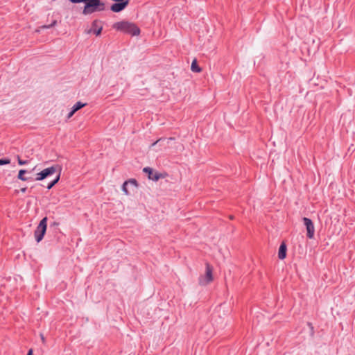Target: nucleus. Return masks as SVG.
Returning a JSON list of instances; mask_svg holds the SVG:
<instances>
[{
  "instance_id": "obj_1",
  "label": "nucleus",
  "mask_w": 355,
  "mask_h": 355,
  "mask_svg": "<svg viewBox=\"0 0 355 355\" xmlns=\"http://www.w3.org/2000/svg\"><path fill=\"white\" fill-rule=\"evenodd\" d=\"M113 28L125 33L132 35H138L140 33L139 28L133 23L128 21H119L113 25Z\"/></svg>"
},
{
  "instance_id": "obj_2",
  "label": "nucleus",
  "mask_w": 355,
  "mask_h": 355,
  "mask_svg": "<svg viewBox=\"0 0 355 355\" xmlns=\"http://www.w3.org/2000/svg\"><path fill=\"white\" fill-rule=\"evenodd\" d=\"M83 14L85 15L92 14L95 12L103 11L105 5L100 0H86Z\"/></svg>"
},
{
  "instance_id": "obj_3",
  "label": "nucleus",
  "mask_w": 355,
  "mask_h": 355,
  "mask_svg": "<svg viewBox=\"0 0 355 355\" xmlns=\"http://www.w3.org/2000/svg\"><path fill=\"white\" fill-rule=\"evenodd\" d=\"M46 227L47 218L44 217L40 220L34 233L35 240L37 243L40 242L42 240L46 231Z\"/></svg>"
},
{
  "instance_id": "obj_4",
  "label": "nucleus",
  "mask_w": 355,
  "mask_h": 355,
  "mask_svg": "<svg viewBox=\"0 0 355 355\" xmlns=\"http://www.w3.org/2000/svg\"><path fill=\"white\" fill-rule=\"evenodd\" d=\"M58 168H60L58 165L52 166L51 167L44 168L41 172L37 173L35 180L37 181H41L44 179L48 178L49 176H51L53 175Z\"/></svg>"
},
{
  "instance_id": "obj_5",
  "label": "nucleus",
  "mask_w": 355,
  "mask_h": 355,
  "mask_svg": "<svg viewBox=\"0 0 355 355\" xmlns=\"http://www.w3.org/2000/svg\"><path fill=\"white\" fill-rule=\"evenodd\" d=\"M213 280L212 268L209 264L206 265V272L204 276L199 278V284L200 285H207Z\"/></svg>"
},
{
  "instance_id": "obj_6",
  "label": "nucleus",
  "mask_w": 355,
  "mask_h": 355,
  "mask_svg": "<svg viewBox=\"0 0 355 355\" xmlns=\"http://www.w3.org/2000/svg\"><path fill=\"white\" fill-rule=\"evenodd\" d=\"M304 224L307 231V237L309 239H313L315 233V227L312 220L309 218H303Z\"/></svg>"
},
{
  "instance_id": "obj_7",
  "label": "nucleus",
  "mask_w": 355,
  "mask_h": 355,
  "mask_svg": "<svg viewBox=\"0 0 355 355\" xmlns=\"http://www.w3.org/2000/svg\"><path fill=\"white\" fill-rule=\"evenodd\" d=\"M119 2L112 5L111 10L113 12H119L123 10L128 4L129 0H117Z\"/></svg>"
},
{
  "instance_id": "obj_8",
  "label": "nucleus",
  "mask_w": 355,
  "mask_h": 355,
  "mask_svg": "<svg viewBox=\"0 0 355 355\" xmlns=\"http://www.w3.org/2000/svg\"><path fill=\"white\" fill-rule=\"evenodd\" d=\"M143 171L148 174V178L150 180L153 181H157L162 177L160 173L157 172L154 173L153 170L150 167L144 168Z\"/></svg>"
},
{
  "instance_id": "obj_9",
  "label": "nucleus",
  "mask_w": 355,
  "mask_h": 355,
  "mask_svg": "<svg viewBox=\"0 0 355 355\" xmlns=\"http://www.w3.org/2000/svg\"><path fill=\"white\" fill-rule=\"evenodd\" d=\"M286 256V245L284 243H282L279 248L278 257L279 259H285Z\"/></svg>"
},
{
  "instance_id": "obj_10",
  "label": "nucleus",
  "mask_w": 355,
  "mask_h": 355,
  "mask_svg": "<svg viewBox=\"0 0 355 355\" xmlns=\"http://www.w3.org/2000/svg\"><path fill=\"white\" fill-rule=\"evenodd\" d=\"M28 173V171L21 169L19 171L17 178L21 181H28V179H26V176L24 175Z\"/></svg>"
},
{
  "instance_id": "obj_11",
  "label": "nucleus",
  "mask_w": 355,
  "mask_h": 355,
  "mask_svg": "<svg viewBox=\"0 0 355 355\" xmlns=\"http://www.w3.org/2000/svg\"><path fill=\"white\" fill-rule=\"evenodd\" d=\"M86 105H87V103H83L80 101H78L76 103H75L71 108L73 111H75L76 112L80 109L86 106Z\"/></svg>"
},
{
  "instance_id": "obj_12",
  "label": "nucleus",
  "mask_w": 355,
  "mask_h": 355,
  "mask_svg": "<svg viewBox=\"0 0 355 355\" xmlns=\"http://www.w3.org/2000/svg\"><path fill=\"white\" fill-rule=\"evenodd\" d=\"M191 71H193V72H200L201 71V68L199 67V66L197 64V62L196 60H194L192 63H191Z\"/></svg>"
},
{
  "instance_id": "obj_13",
  "label": "nucleus",
  "mask_w": 355,
  "mask_h": 355,
  "mask_svg": "<svg viewBox=\"0 0 355 355\" xmlns=\"http://www.w3.org/2000/svg\"><path fill=\"white\" fill-rule=\"evenodd\" d=\"M60 177V172H59V173L58 174L56 178L53 181H51V182H49L46 188L48 189H51L59 181Z\"/></svg>"
},
{
  "instance_id": "obj_14",
  "label": "nucleus",
  "mask_w": 355,
  "mask_h": 355,
  "mask_svg": "<svg viewBox=\"0 0 355 355\" xmlns=\"http://www.w3.org/2000/svg\"><path fill=\"white\" fill-rule=\"evenodd\" d=\"M96 22L94 21L92 24V31L93 33L96 35V36H98L101 35V31H102V27H99L98 28H94L96 26Z\"/></svg>"
},
{
  "instance_id": "obj_15",
  "label": "nucleus",
  "mask_w": 355,
  "mask_h": 355,
  "mask_svg": "<svg viewBox=\"0 0 355 355\" xmlns=\"http://www.w3.org/2000/svg\"><path fill=\"white\" fill-rule=\"evenodd\" d=\"M128 186V184L127 181L124 182L122 185V191L124 192L125 195H129L130 192L128 191L127 187Z\"/></svg>"
},
{
  "instance_id": "obj_16",
  "label": "nucleus",
  "mask_w": 355,
  "mask_h": 355,
  "mask_svg": "<svg viewBox=\"0 0 355 355\" xmlns=\"http://www.w3.org/2000/svg\"><path fill=\"white\" fill-rule=\"evenodd\" d=\"M127 182L128 185H131L134 187H137V182L135 179H130L129 180H127Z\"/></svg>"
},
{
  "instance_id": "obj_17",
  "label": "nucleus",
  "mask_w": 355,
  "mask_h": 355,
  "mask_svg": "<svg viewBox=\"0 0 355 355\" xmlns=\"http://www.w3.org/2000/svg\"><path fill=\"white\" fill-rule=\"evenodd\" d=\"M10 160L9 159H0V165L9 164Z\"/></svg>"
},
{
  "instance_id": "obj_18",
  "label": "nucleus",
  "mask_w": 355,
  "mask_h": 355,
  "mask_svg": "<svg viewBox=\"0 0 355 355\" xmlns=\"http://www.w3.org/2000/svg\"><path fill=\"white\" fill-rule=\"evenodd\" d=\"M17 160H18V164L19 165H26L28 164V161L27 160H22L20 159L19 156H17Z\"/></svg>"
},
{
  "instance_id": "obj_19",
  "label": "nucleus",
  "mask_w": 355,
  "mask_h": 355,
  "mask_svg": "<svg viewBox=\"0 0 355 355\" xmlns=\"http://www.w3.org/2000/svg\"><path fill=\"white\" fill-rule=\"evenodd\" d=\"M75 111H73L72 109L69 112L68 115H67V119H70L74 114H75Z\"/></svg>"
},
{
  "instance_id": "obj_20",
  "label": "nucleus",
  "mask_w": 355,
  "mask_h": 355,
  "mask_svg": "<svg viewBox=\"0 0 355 355\" xmlns=\"http://www.w3.org/2000/svg\"><path fill=\"white\" fill-rule=\"evenodd\" d=\"M166 141V139H159L157 140L155 142H154V143L152 144V146H153L156 145L157 143L163 142V141Z\"/></svg>"
},
{
  "instance_id": "obj_21",
  "label": "nucleus",
  "mask_w": 355,
  "mask_h": 355,
  "mask_svg": "<svg viewBox=\"0 0 355 355\" xmlns=\"http://www.w3.org/2000/svg\"><path fill=\"white\" fill-rule=\"evenodd\" d=\"M69 1L74 3H81V2L85 3V1H86V0H69Z\"/></svg>"
},
{
  "instance_id": "obj_22",
  "label": "nucleus",
  "mask_w": 355,
  "mask_h": 355,
  "mask_svg": "<svg viewBox=\"0 0 355 355\" xmlns=\"http://www.w3.org/2000/svg\"><path fill=\"white\" fill-rule=\"evenodd\" d=\"M26 179H28V181H33L34 179L31 177H26Z\"/></svg>"
},
{
  "instance_id": "obj_23",
  "label": "nucleus",
  "mask_w": 355,
  "mask_h": 355,
  "mask_svg": "<svg viewBox=\"0 0 355 355\" xmlns=\"http://www.w3.org/2000/svg\"><path fill=\"white\" fill-rule=\"evenodd\" d=\"M33 354V350L32 349H30L28 352V354L27 355H32Z\"/></svg>"
},
{
  "instance_id": "obj_24",
  "label": "nucleus",
  "mask_w": 355,
  "mask_h": 355,
  "mask_svg": "<svg viewBox=\"0 0 355 355\" xmlns=\"http://www.w3.org/2000/svg\"><path fill=\"white\" fill-rule=\"evenodd\" d=\"M26 188L21 189V191L23 192V193H24L26 191Z\"/></svg>"
},
{
  "instance_id": "obj_25",
  "label": "nucleus",
  "mask_w": 355,
  "mask_h": 355,
  "mask_svg": "<svg viewBox=\"0 0 355 355\" xmlns=\"http://www.w3.org/2000/svg\"><path fill=\"white\" fill-rule=\"evenodd\" d=\"M41 337H42V341H43V342H44V336L42 335V336H41Z\"/></svg>"
},
{
  "instance_id": "obj_26",
  "label": "nucleus",
  "mask_w": 355,
  "mask_h": 355,
  "mask_svg": "<svg viewBox=\"0 0 355 355\" xmlns=\"http://www.w3.org/2000/svg\"><path fill=\"white\" fill-rule=\"evenodd\" d=\"M53 26V24H51V26H49V27H51ZM45 28H49V26H44Z\"/></svg>"
},
{
  "instance_id": "obj_27",
  "label": "nucleus",
  "mask_w": 355,
  "mask_h": 355,
  "mask_svg": "<svg viewBox=\"0 0 355 355\" xmlns=\"http://www.w3.org/2000/svg\"><path fill=\"white\" fill-rule=\"evenodd\" d=\"M230 218L231 219H233V218H234V217H233L232 216H230Z\"/></svg>"
}]
</instances>
